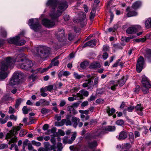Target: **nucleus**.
Listing matches in <instances>:
<instances>
[{"instance_id": "f257e3e1", "label": "nucleus", "mask_w": 151, "mask_h": 151, "mask_svg": "<svg viewBox=\"0 0 151 151\" xmlns=\"http://www.w3.org/2000/svg\"><path fill=\"white\" fill-rule=\"evenodd\" d=\"M16 62L18 68L26 70H28L33 66L32 61L25 58L22 54L19 55L15 59L10 57H8L4 59L1 65L0 80L4 79L7 77L9 73L7 71V69L12 66Z\"/></svg>"}, {"instance_id": "f03ea898", "label": "nucleus", "mask_w": 151, "mask_h": 151, "mask_svg": "<svg viewBox=\"0 0 151 151\" xmlns=\"http://www.w3.org/2000/svg\"><path fill=\"white\" fill-rule=\"evenodd\" d=\"M46 6L49 7V16L53 20L44 19L42 20V23L46 27H52L55 24L53 20L61 16L63 12L67 8L68 5L66 1H59L58 0H48Z\"/></svg>"}, {"instance_id": "7ed1b4c3", "label": "nucleus", "mask_w": 151, "mask_h": 151, "mask_svg": "<svg viewBox=\"0 0 151 151\" xmlns=\"http://www.w3.org/2000/svg\"><path fill=\"white\" fill-rule=\"evenodd\" d=\"M37 52L35 55H37V53L42 58H45L47 57L50 53V48L46 46H42L37 47L36 49Z\"/></svg>"}, {"instance_id": "20e7f679", "label": "nucleus", "mask_w": 151, "mask_h": 151, "mask_svg": "<svg viewBox=\"0 0 151 151\" xmlns=\"http://www.w3.org/2000/svg\"><path fill=\"white\" fill-rule=\"evenodd\" d=\"M141 83L142 91L145 94L149 92V89L151 87L150 81L146 77L143 75L142 76Z\"/></svg>"}, {"instance_id": "39448f33", "label": "nucleus", "mask_w": 151, "mask_h": 151, "mask_svg": "<svg viewBox=\"0 0 151 151\" xmlns=\"http://www.w3.org/2000/svg\"><path fill=\"white\" fill-rule=\"evenodd\" d=\"M28 24L31 29L35 32L39 31L41 28V25L37 19H29Z\"/></svg>"}, {"instance_id": "423d86ee", "label": "nucleus", "mask_w": 151, "mask_h": 151, "mask_svg": "<svg viewBox=\"0 0 151 151\" xmlns=\"http://www.w3.org/2000/svg\"><path fill=\"white\" fill-rule=\"evenodd\" d=\"M23 75L21 72H16L14 73L10 81L9 84L12 86L18 84L20 83V79L22 78Z\"/></svg>"}, {"instance_id": "0eeeda50", "label": "nucleus", "mask_w": 151, "mask_h": 151, "mask_svg": "<svg viewBox=\"0 0 151 151\" xmlns=\"http://www.w3.org/2000/svg\"><path fill=\"white\" fill-rule=\"evenodd\" d=\"M19 129L20 128L19 127H15L10 131V133L7 134L8 138L11 139V140L9 142V144L10 145L12 143L17 142V138L16 137L15 135L17 134V131H19Z\"/></svg>"}, {"instance_id": "6e6552de", "label": "nucleus", "mask_w": 151, "mask_h": 151, "mask_svg": "<svg viewBox=\"0 0 151 151\" xmlns=\"http://www.w3.org/2000/svg\"><path fill=\"white\" fill-rule=\"evenodd\" d=\"M20 38L19 36H17L11 38L7 39V41L10 44H14L17 45L21 46L24 45L26 41L24 40H21L19 41Z\"/></svg>"}, {"instance_id": "1a4fd4ad", "label": "nucleus", "mask_w": 151, "mask_h": 151, "mask_svg": "<svg viewBox=\"0 0 151 151\" xmlns=\"http://www.w3.org/2000/svg\"><path fill=\"white\" fill-rule=\"evenodd\" d=\"M104 134V131L100 129H95L92 134H88L86 135L85 138L87 139H91L92 138L96 139L100 136L102 134Z\"/></svg>"}, {"instance_id": "9d476101", "label": "nucleus", "mask_w": 151, "mask_h": 151, "mask_svg": "<svg viewBox=\"0 0 151 151\" xmlns=\"http://www.w3.org/2000/svg\"><path fill=\"white\" fill-rule=\"evenodd\" d=\"M144 64L143 58L140 56L138 59L136 65V70L138 73H140L142 70Z\"/></svg>"}, {"instance_id": "9b49d317", "label": "nucleus", "mask_w": 151, "mask_h": 151, "mask_svg": "<svg viewBox=\"0 0 151 151\" xmlns=\"http://www.w3.org/2000/svg\"><path fill=\"white\" fill-rule=\"evenodd\" d=\"M83 88H87L88 89H92L93 88V82L91 80V79L86 80L85 82L82 84Z\"/></svg>"}, {"instance_id": "f8f14e48", "label": "nucleus", "mask_w": 151, "mask_h": 151, "mask_svg": "<svg viewBox=\"0 0 151 151\" xmlns=\"http://www.w3.org/2000/svg\"><path fill=\"white\" fill-rule=\"evenodd\" d=\"M140 26L139 25L133 26L129 27L126 30V32L129 34H134L138 31V29H140Z\"/></svg>"}, {"instance_id": "ddd939ff", "label": "nucleus", "mask_w": 151, "mask_h": 151, "mask_svg": "<svg viewBox=\"0 0 151 151\" xmlns=\"http://www.w3.org/2000/svg\"><path fill=\"white\" fill-rule=\"evenodd\" d=\"M88 95L89 93L87 91L84 89H82L77 93V97L78 98V99H82L84 98L83 96L87 97L88 96Z\"/></svg>"}, {"instance_id": "4468645a", "label": "nucleus", "mask_w": 151, "mask_h": 151, "mask_svg": "<svg viewBox=\"0 0 151 151\" xmlns=\"http://www.w3.org/2000/svg\"><path fill=\"white\" fill-rule=\"evenodd\" d=\"M80 14L82 15L81 16V17L82 18V19H79L78 22L80 23L81 25V26L82 27H83L86 24V22L85 19L86 17V15L84 13L82 12H81L80 13Z\"/></svg>"}, {"instance_id": "2eb2a0df", "label": "nucleus", "mask_w": 151, "mask_h": 151, "mask_svg": "<svg viewBox=\"0 0 151 151\" xmlns=\"http://www.w3.org/2000/svg\"><path fill=\"white\" fill-rule=\"evenodd\" d=\"M131 7L130 8L129 7H128L127 9V11L128 12L127 15V17H129L137 15V13Z\"/></svg>"}, {"instance_id": "dca6fc26", "label": "nucleus", "mask_w": 151, "mask_h": 151, "mask_svg": "<svg viewBox=\"0 0 151 151\" xmlns=\"http://www.w3.org/2000/svg\"><path fill=\"white\" fill-rule=\"evenodd\" d=\"M127 135L128 134L127 132L122 131L120 133L118 138L119 140H124L127 137Z\"/></svg>"}, {"instance_id": "f3484780", "label": "nucleus", "mask_w": 151, "mask_h": 151, "mask_svg": "<svg viewBox=\"0 0 151 151\" xmlns=\"http://www.w3.org/2000/svg\"><path fill=\"white\" fill-rule=\"evenodd\" d=\"M100 67L101 65L99 63L97 62H94L91 64L89 66V68L95 69L99 68Z\"/></svg>"}, {"instance_id": "a211bd4d", "label": "nucleus", "mask_w": 151, "mask_h": 151, "mask_svg": "<svg viewBox=\"0 0 151 151\" xmlns=\"http://www.w3.org/2000/svg\"><path fill=\"white\" fill-rule=\"evenodd\" d=\"M98 145L97 142L96 141L92 142H89L88 143V147L91 149H93Z\"/></svg>"}, {"instance_id": "6ab92c4d", "label": "nucleus", "mask_w": 151, "mask_h": 151, "mask_svg": "<svg viewBox=\"0 0 151 151\" xmlns=\"http://www.w3.org/2000/svg\"><path fill=\"white\" fill-rule=\"evenodd\" d=\"M71 120L73 123V126L74 127L76 128L78 123L80 121V119L78 118L73 116L72 117Z\"/></svg>"}, {"instance_id": "aec40b11", "label": "nucleus", "mask_w": 151, "mask_h": 151, "mask_svg": "<svg viewBox=\"0 0 151 151\" xmlns=\"http://www.w3.org/2000/svg\"><path fill=\"white\" fill-rule=\"evenodd\" d=\"M109 85L112 91H115L116 89V87L118 86V84L115 83L114 81H112L109 82Z\"/></svg>"}, {"instance_id": "412c9836", "label": "nucleus", "mask_w": 151, "mask_h": 151, "mask_svg": "<svg viewBox=\"0 0 151 151\" xmlns=\"http://www.w3.org/2000/svg\"><path fill=\"white\" fill-rule=\"evenodd\" d=\"M68 111H69L70 113L73 114H76L78 113L77 111L73 108L72 106H68L67 108Z\"/></svg>"}, {"instance_id": "4be33fe9", "label": "nucleus", "mask_w": 151, "mask_h": 151, "mask_svg": "<svg viewBox=\"0 0 151 151\" xmlns=\"http://www.w3.org/2000/svg\"><path fill=\"white\" fill-rule=\"evenodd\" d=\"M141 5V3L140 1H137L134 3L131 8L132 9L136 10Z\"/></svg>"}, {"instance_id": "5701e85b", "label": "nucleus", "mask_w": 151, "mask_h": 151, "mask_svg": "<svg viewBox=\"0 0 151 151\" xmlns=\"http://www.w3.org/2000/svg\"><path fill=\"white\" fill-rule=\"evenodd\" d=\"M124 63L121 61V59H119L116 61V62L113 65L114 67H116L118 65L120 66L121 67L123 66Z\"/></svg>"}, {"instance_id": "b1692460", "label": "nucleus", "mask_w": 151, "mask_h": 151, "mask_svg": "<svg viewBox=\"0 0 151 151\" xmlns=\"http://www.w3.org/2000/svg\"><path fill=\"white\" fill-rule=\"evenodd\" d=\"M145 57L148 59L150 62H151V50L148 49L146 51Z\"/></svg>"}, {"instance_id": "393cba45", "label": "nucleus", "mask_w": 151, "mask_h": 151, "mask_svg": "<svg viewBox=\"0 0 151 151\" xmlns=\"http://www.w3.org/2000/svg\"><path fill=\"white\" fill-rule=\"evenodd\" d=\"M145 27L147 29L151 28V18H148L145 22Z\"/></svg>"}, {"instance_id": "a878e982", "label": "nucleus", "mask_w": 151, "mask_h": 151, "mask_svg": "<svg viewBox=\"0 0 151 151\" xmlns=\"http://www.w3.org/2000/svg\"><path fill=\"white\" fill-rule=\"evenodd\" d=\"M115 130V127L114 126H109L105 127L104 132H111Z\"/></svg>"}, {"instance_id": "bb28decb", "label": "nucleus", "mask_w": 151, "mask_h": 151, "mask_svg": "<svg viewBox=\"0 0 151 151\" xmlns=\"http://www.w3.org/2000/svg\"><path fill=\"white\" fill-rule=\"evenodd\" d=\"M89 64V62L88 61L86 60L82 62L80 64L81 67L82 69H84L88 66Z\"/></svg>"}, {"instance_id": "cd10ccee", "label": "nucleus", "mask_w": 151, "mask_h": 151, "mask_svg": "<svg viewBox=\"0 0 151 151\" xmlns=\"http://www.w3.org/2000/svg\"><path fill=\"white\" fill-rule=\"evenodd\" d=\"M106 111L108 115L110 116L114 113L115 112V109L113 108L111 109L110 110V108L108 106L106 108Z\"/></svg>"}, {"instance_id": "c85d7f7f", "label": "nucleus", "mask_w": 151, "mask_h": 151, "mask_svg": "<svg viewBox=\"0 0 151 151\" xmlns=\"http://www.w3.org/2000/svg\"><path fill=\"white\" fill-rule=\"evenodd\" d=\"M135 109L137 111H140V113H139V114L141 115H143V114L142 112V110L143 108L142 107L141 105L139 104H137V105L135 107Z\"/></svg>"}, {"instance_id": "c756f323", "label": "nucleus", "mask_w": 151, "mask_h": 151, "mask_svg": "<svg viewBox=\"0 0 151 151\" xmlns=\"http://www.w3.org/2000/svg\"><path fill=\"white\" fill-rule=\"evenodd\" d=\"M126 81V79L123 77L121 79L118 81L117 82L118 83V84H119L120 86H122L124 84Z\"/></svg>"}, {"instance_id": "7c9ffc66", "label": "nucleus", "mask_w": 151, "mask_h": 151, "mask_svg": "<svg viewBox=\"0 0 151 151\" xmlns=\"http://www.w3.org/2000/svg\"><path fill=\"white\" fill-rule=\"evenodd\" d=\"M12 99V98L10 97L9 95L7 94H5L2 99V101L4 102L6 101L9 100L10 99Z\"/></svg>"}, {"instance_id": "2f4dec72", "label": "nucleus", "mask_w": 151, "mask_h": 151, "mask_svg": "<svg viewBox=\"0 0 151 151\" xmlns=\"http://www.w3.org/2000/svg\"><path fill=\"white\" fill-rule=\"evenodd\" d=\"M95 9L94 8H93L90 13V19L92 21L93 20L95 16Z\"/></svg>"}, {"instance_id": "473e14b6", "label": "nucleus", "mask_w": 151, "mask_h": 151, "mask_svg": "<svg viewBox=\"0 0 151 151\" xmlns=\"http://www.w3.org/2000/svg\"><path fill=\"white\" fill-rule=\"evenodd\" d=\"M66 122L65 119H63L60 122H55V125L56 126H62L64 125Z\"/></svg>"}, {"instance_id": "72a5a7b5", "label": "nucleus", "mask_w": 151, "mask_h": 151, "mask_svg": "<svg viewBox=\"0 0 151 151\" xmlns=\"http://www.w3.org/2000/svg\"><path fill=\"white\" fill-rule=\"evenodd\" d=\"M73 76L75 78L77 79H80L83 78L84 76L83 75H79L77 73L75 72L73 73Z\"/></svg>"}, {"instance_id": "f704fd0d", "label": "nucleus", "mask_w": 151, "mask_h": 151, "mask_svg": "<svg viewBox=\"0 0 151 151\" xmlns=\"http://www.w3.org/2000/svg\"><path fill=\"white\" fill-rule=\"evenodd\" d=\"M99 81V78L98 77H96L94 80L93 82V87H96Z\"/></svg>"}, {"instance_id": "c9c22d12", "label": "nucleus", "mask_w": 151, "mask_h": 151, "mask_svg": "<svg viewBox=\"0 0 151 151\" xmlns=\"http://www.w3.org/2000/svg\"><path fill=\"white\" fill-rule=\"evenodd\" d=\"M44 145L45 147L47 149H49V148H51V150H53L55 148L54 147V146H51L48 142H45L44 143Z\"/></svg>"}, {"instance_id": "e433bc0d", "label": "nucleus", "mask_w": 151, "mask_h": 151, "mask_svg": "<svg viewBox=\"0 0 151 151\" xmlns=\"http://www.w3.org/2000/svg\"><path fill=\"white\" fill-rule=\"evenodd\" d=\"M76 137V133H74L71 137L70 139L68 140V143L69 144H71L73 141L75 139Z\"/></svg>"}, {"instance_id": "4c0bfd02", "label": "nucleus", "mask_w": 151, "mask_h": 151, "mask_svg": "<svg viewBox=\"0 0 151 151\" xmlns=\"http://www.w3.org/2000/svg\"><path fill=\"white\" fill-rule=\"evenodd\" d=\"M22 110L24 114H27L28 113L30 109L27 108V107L26 106H24L23 107Z\"/></svg>"}, {"instance_id": "58836bf2", "label": "nucleus", "mask_w": 151, "mask_h": 151, "mask_svg": "<svg viewBox=\"0 0 151 151\" xmlns=\"http://www.w3.org/2000/svg\"><path fill=\"white\" fill-rule=\"evenodd\" d=\"M42 114H46L49 112V110L45 108H42L40 111Z\"/></svg>"}, {"instance_id": "ea45409f", "label": "nucleus", "mask_w": 151, "mask_h": 151, "mask_svg": "<svg viewBox=\"0 0 151 151\" xmlns=\"http://www.w3.org/2000/svg\"><path fill=\"white\" fill-rule=\"evenodd\" d=\"M22 101V100L20 98H19L16 100V103L15 106L16 108H18L19 105H20Z\"/></svg>"}, {"instance_id": "a19ab883", "label": "nucleus", "mask_w": 151, "mask_h": 151, "mask_svg": "<svg viewBox=\"0 0 151 151\" xmlns=\"http://www.w3.org/2000/svg\"><path fill=\"white\" fill-rule=\"evenodd\" d=\"M89 46L93 47L96 45V40H93L88 41Z\"/></svg>"}, {"instance_id": "79ce46f5", "label": "nucleus", "mask_w": 151, "mask_h": 151, "mask_svg": "<svg viewBox=\"0 0 151 151\" xmlns=\"http://www.w3.org/2000/svg\"><path fill=\"white\" fill-rule=\"evenodd\" d=\"M66 104V101L64 100H61L60 101L59 106L60 107H63L65 106Z\"/></svg>"}, {"instance_id": "37998d69", "label": "nucleus", "mask_w": 151, "mask_h": 151, "mask_svg": "<svg viewBox=\"0 0 151 151\" xmlns=\"http://www.w3.org/2000/svg\"><path fill=\"white\" fill-rule=\"evenodd\" d=\"M51 63L54 66L58 65L59 64V62L58 60L53 59L52 60Z\"/></svg>"}, {"instance_id": "c03bdc74", "label": "nucleus", "mask_w": 151, "mask_h": 151, "mask_svg": "<svg viewBox=\"0 0 151 151\" xmlns=\"http://www.w3.org/2000/svg\"><path fill=\"white\" fill-rule=\"evenodd\" d=\"M32 143L33 145H35L37 146H40L41 145L40 142H36L35 140H32Z\"/></svg>"}, {"instance_id": "a18cd8bd", "label": "nucleus", "mask_w": 151, "mask_h": 151, "mask_svg": "<svg viewBox=\"0 0 151 151\" xmlns=\"http://www.w3.org/2000/svg\"><path fill=\"white\" fill-rule=\"evenodd\" d=\"M8 120V118L6 117L4 119L0 118V123L2 124H3L6 123Z\"/></svg>"}, {"instance_id": "49530a36", "label": "nucleus", "mask_w": 151, "mask_h": 151, "mask_svg": "<svg viewBox=\"0 0 151 151\" xmlns=\"http://www.w3.org/2000/svg\"><path fill=\"white\" fill-rule=\"evenodd\" d=\"M124 123V122L123 120H118L116 122V124L118 125H123Z\"/></svg>"}, {"instance_id": "de8ad7c7", "label": "nucleus", "mask_w": 151, "mask_h": 151, "mask_svg": "<svg viewBox=\"0 0 151 151\" xmlns=\"http://www.w3.org/2000/svg\"><path fill=\"white\" fill-rule=\"evenodd\" d=\"M16 111L12 107L10 106L9 107V114H13L15 113Z\"/></svg>"}, {"instance_id": "09e8293b", "label": "nucleus", "mask_w": 151, "mask_h": 151, "mask_svg": "<svg viewBox=\"0 0 151 151\" xmlns=\"http://www.w3.org/2000/svg\"><path fill=\"white\" fill-rule=\"evenodd\" d=\"M134 109V106H130L127 108L126 110L129 112H131L133 111Z\"/></svg>"}, {"instance_id": "8fccbe9b", "label": "nucleus", "mask_w": 151, "mask_h": 151, "mask_svg": "<svg viewBox=\"0 0 151 151\" xmlns=\"http://www.w3.org/2000/svg\"><path fill=\"white\" fill-rule=\"evenodd\" d=\"M8 145L7 144H2L0 145V149H3L4 148H7Z\"/></svg>"}, {"instance_id": "3c124183", "label": "nucleus", "mask_w": 151, "mask_h": 151, "mask_svg": "<svg viewBox=\"0 0 151 151\" xmlns=\"http://www.w3.org/2000/svg\"><path fill=\"white\" fill-rule=\"evenodd\" d=\"M96 99V97L93 95H92L90 97V98L88 99V100L89 102L95 100Z\"/></svg>"}, {"instance_id": "603ef678", "label": "nucleus", "mask_w": 151, "mask_h": 151, "mask_svg": "<svg viewBox=\"0 0 151 151\" xmlns=\"http://www.w3.org/2000/svg\"><path fill=\"white\" fill-rule=\"evenodd\" d=\"M146 40V38L144 37L143 38H140L139 39H136V41L138 42H143Z\"/></svg>"}, {"instance_id": "864d4df0", "label": "nucleus", "mask_w": 151, "mask_h": 151, "mask_svg": "<svg viewBox=\"0 0 151 151\" xmlns=\"http://www.w3.org/2000/svg\"><path fill=\"white\" fill-rule=\"evenodd\" d=\"M29 81H31V80H32V81H34L35 80V76L33 74H32L30 75L29 77Z\"/></svg>"}, {"instance_id": "5fc2aeb1", "label": "nucleus", "mask_w": 151, "mask_h": 151, "mask_svg": "<svg viewBox=\"0 0 151 151\" xmlns=\"http://www.w3.org/2000/svg\"><path fill=\"white\" fill-rule=\"evenodd\" d=\"M79 88L78 87H75L73 88L71 90V92L72 93H76L79 90Z\"/></svg>"}, {"instance_id": "6e6d98bb", "label": "nucleus", "mask_w": 151, "mask_h": 151, "mask_svg": "<svg viewBox=\"0 0 151 151\" xmlns=\"http://www.w3.org/2000/svg\"><path fill=\"white\" fill-rule=\"evenodd\" d=\"M10 118L11 119L13 120L14 121H16L17 119V116H15L14 114H12L10 116Z\"/></svg>"}, {"instance_id": "4d7b16f0", "label": "nucleus", "mask_w": 151, "mask_h": 151, "mask_svg": "<svg viewBox=\"0 0 151 151\" xmlns=\"http://www.w3.org/2000/svg\"><path fill=\"white\" fill-rule=\"evenodd\" d=\"M88 105V102L87 101H85L83 102L81 104V106L82 107H84L87 106Z\"/></svg>"}, {"instance_id": "13d9d810", "label": "nucleus", "mask_w": 151, "mask_h": 151, "mask_svg": "<svg viewBox=\"0 0 151 151\" xmlns=\"http://www.w3.org/2000/svg\"><path fill=\"white\" fill-rule=\"evenodd\" d=\"M62 145L61 143L59 142L58 143L57 146L58 150H60L62 149L63 148Z\"/></svg>"}, {"instance_id": "bf43d9fd", "label": "nucleus", "mask_w": 151, "mask_h": 151, "mask_svg": "<svg viewBox=\"0 0 151 151\" xmlns=\"http://www.w3.org/2000/svg\"><path fill=\"white\" fill-rule=\"evenodd\" d=\"M68 137L65 136L63 139V142L65 144L68 143Z\"/></svg>"}, {"instance_id": "052dcab7", "label": "nucleus", "mask_w": 151, "mask_h": 151, "mask_svg": "<svg viewBox=\"0 0 151 151\" xmlns=\"http://www.w3.org/2000/svg\"><path fill=\"white\" fill-rule=\"evenodd\" d=\"M51 67V66L50 65L48 68H45L42 69H41V71L40 72V73H42L43 72L47 71L48 70V69Z\"/></svg>"}, {"instance_id": "680f3d73", "label": "nucleus", "mask_w": 151, "mask_h": 151, "mask_svg": "<svg viewBox=\"0 0 151 151\" xmlns=\"http://www.w3.org/2000/svg\"><path fill=\"white\" fill-rule=\"evenodd\" d=\"M74 38V36L72 34H69L68 36V39L69 40H73Z\"/></svg>"}, {"instance_id": "e2e57ef3", "label": "nucleus", "mask_w": 151, "mask_h": 151, "mask_svg": "<svg viewBox=\"0 0 151 151\" xmlns=\"http://www.w3.org/2000/svg\"><path fill=\"white\" fill-rule=\"evenodd\" d=\"M46 88L47 89V91H50L53 88V86L52 85H50L46 87Z\"/></svg>"}, {"instance_id": "0e129e2a", "label": "nucleus", "mask_w": 151, "mask_h": 151, "mask_svg": "<svg viewBox=\"0 0 151 151\" xmlns=\"http://www.w3.org/2000/svg\"><path fill=\"white\" fill-rule=\"evenodd\" d=\"M64 76L63 71V70L60 71L58 74V76L59 78L61 79L62 76Z\"/></svg>"}, {"instance_id": "69168bd1", "label": "nucleus", "mask_w": 151, "mask_h": 151, "mask_svg": "<svg viewBox=\"0 0 151 151\" xmlns=\"http://www.w3.org/2000/svg\"><path fill=\"white\" fill-rule=\"evenodd\" d=\"M108 54L107 52H104L102 55L103 58L104 60H105L108 57Z\"/></svg>"}, {"instance_id": "338daca9", "label": "nucleus", "mask_w": 151, "mask_h": 151, "mask_svg": "<svg viewBox=\"0 0 151 151\" xmlns=\"http://www.w3.org/2000/svg\"><path fill=\"white\" fill-rule=\"evenodd\" d=\"M59 134L61 136H64L65 134L64 132L61 129H59L58 131Z\"/></svg>"}, {"instance_id": "774afa93", "label": "nucleus", "mask_w": 151, "mask_h": 151, "mask_svg": "<svg viewBox=\"0 0 151 151\" xmlns=\"http://www.w3.org/2000/svg\"><path fill=\"white\" fill-rule=\"evenodd\" d=\"M76 99L77 98H75L73 97H70L68 98V100L70 101H73Z\"/></svg>"}]
</instances>
